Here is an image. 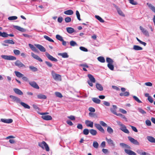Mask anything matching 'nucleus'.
Returning <instances> with one entry per match:
<instances>
[{
  "mask_svg": "<svg viewBox=\"0 0 155 155\" xmlns=\"http://www.w3.org/2000/svg\"><path fill=\"white\" fill-rule=\"evenodd\" d=\"M120 145L123 148H125L124 152L127 154L129 155H136V153L133 151L130 150V147L124 143H120Z\"/></svg>",
  "mask_w": 155,
  "mask_h": 155,
  "instance_id": "f257e3e1",
  "label": "nucleus"
},
{
  "mask_svg": "<svg viewBox=\"0 0 155 155\" xmlns=\"http://www.w3.org/2000/svg\"><path fill=\"white\" fill-rule=\"evenodd\" d=\"M38 145L42 149H45L46 151H49L48 146L45 141H43L41 142H39L38 143Z\"/></svg>",
  "mask_w": 155,
  "mask_h": 155,
  "instance_id": "f03ea898",
  "label": "nucleus"
},
{
  "mask_svg": "<svg viewBox=\"0 0 155 155\" xmlns=\"http://www.w3.org/2000/svg\"><path fill=\"white\" fill-rule=\"evenodd\" d=\"M1 57L3 59L8 60H15L16 59L15 57L12 55H2L1 56Z\"/></svg>",
  "mask_w": 155,
  "mask_h": 155,
  "instance_id": "7ed1b4c3",
  "label": "nucleus"
},
{
  "mask_svg": "<svg viewBox=\"0 0 155 155\" xmlns=\"http://www.w3.org/2000/svg\"><path fill=\"white\" fill-rule=\"evenodd\" d=\"M51 74L54 80L56 81H61V76L60 75L56 73L53 71H51Z\"/></svg>",
  "mask_w": 155,
  "mask_h": 155,
  "instance_id": "20e7f679",
  "label": "nucleus"
},
{
  "mask_svg": "<svg viewBox=\"0 0 155 155\" xmlns=\"http://www.w3.org/2000/svg\"><path fill=\"white\" fill-rule=\"evenodd\" d=\"M15 64L19 68H25V65L20 60H17L15 62Z\"/></svg>",
  "mask_w": 155,
  "mask_h": 155,
  "instance_id": "39448f33",
  "label": "nucleus"
},
{
  "mask_svg": "<svg viewBox=\"0 0 155 155\" xmlns=\"http://www.w3.org/2000/svg\"><path fill=\"white\" fill-rule=\"evenodd\" d=\"M9 97L12 99V101L14 102H15L17 103H20L21 102L20 99L16 96L11 95L9 96Z\"/></svg>",
  "mask_w": 155,
  "mask_h": 155,
  "instance_id": "423d86ee",
  "label": "nucleus"
},
{
  "mask_svg": "<svg viewBox=\"0 0 155 155\" xmlns=\"http://www.w3.org/2000/svg\"><path fill=\"white\" fill-rule=\"evenodd\" d=\"M45 55L48 58V59L51 61L56 62L58 61V60L57 59L53 57L52 56L50 55L47 52L45 53Z\"/></svg>",
  "mask_w": 155,
  "mask_h": 155,
  "instance_id": "0eeeda50",
  "label": "nucleus"
},
{
  "mask_svg": "<svg viewBox=\"0 0 155 155\" xmlns=\"http://www.w3.org/2000/svg\"><path fill=\"white\" fill-rule=\"evenodd\" d=\"M94 125L96 128L99 130L103 133H104V130L100 124L95 123L94 124Z\"/></svg>",
  "mask_w": 155,
  "mask_h": 155,
  "instance_id": "6e6552de",
  "label": "nucleus"
},
{
  "mask_svg": "<svg viewBox=\"0 0 155 155\" xmlns=\"http://www.w3.org/2000/svg\"><path fill=\"white\" fill-rule=\"evenodd\" d=\"M128 139L129 140V141L132 143H133L134 144L136 145H139V143L138 142V141L133 138L130 137H128Z\"/></svg>",
  "mask_w": 155,
  "mask_h": 155,
  "instance_id": "1a4fd4ad",
  "label": "nucleus"
},
{
  "mask_svg": "<svg viewBox=\"0 0 155 155\" xmlns=\"http://www.w3.org/2000/svg\"><path fill=\"white\" fill-rule=\"evenodd\" d=\"M140 29L141 30L143 33L146 36H149V34L148 32L146 29L144 28L141 26L140 27Z\"/></svg>",
  "mask_w": 155,
  "mask_h": 155,
  "instance_id": "9d476101",
  "label": "nucleus"
},
{
  "mask_svg": "<svg viewBox=\"0 0 155 155\" xmlns=\"http://www.w3.org/2000/svg\"><path fill=\"white\" fill-rule=\"evenodd\" d=\"M121 127L120 128V129L124 133L126 134H129V130L127 129L126 126L124 125H121Z\"/></svg>",
  "mask_w": 155,
  "mask_h": 155,
  "instance_id": "9b49d317",
  "label": "nucleus"
},
{
  "mask_svg": "<svg viewBox=\"0 0 155 155\" xmlns=\"http://www.w3.org/2000/svg\"><path fill=\"white\" fill-rule=\"evenodd\" d=\"M35 45L37 47L41 52H45V48L39 44H35Z\"/></svg>",
  "mask_w": 155,
  "mask_h": 155,
  "instance_id": "f8f14e48",
  "label": "nucleus"
},
{
  "mask_svg": "<svg viewBox=\"0 0 155 155\" xmlns=\"http://www.w3.org/2000/svg\"><path fill=\"white\" fill-rule=\"evenodd\" d=\"M29 84L31 87L35 88L37 89H39V87L38 85L35 81L29 82Z\"/></svg>",
  "mask_w": 155,
  "mask_h": 155,
  "instance_id": "ddd939ff",
  "label": "nucleus"
},
{
  "mask_svg": "<svg viewBox=\"0 0 155 155\" xmlns=\"http://www.w3.org/2000/svg\"><path fill=\"white\" fill-rule=\"evenodd\" d=\"M31 56L34 58L38 60L39 61L42 62L43 61L42 60L41 58L38 55L34 54L33 52H31Z\"/></svg>",
  "mask_w": 155,
  "mask_h": 155,
  "instance_id": "4468645a",
  "label": "nucleus"
},
{
  "mask_svg": "<svg viewBox=\"0 0 155 155\" xmlns=\"http://www.w3.org/2000/svg\"><path fill=\"white\" fill-rule=\"evenodd\" d=\"M0 120L2 122L8 124L11 123L13 122V120L11 119H5L2 118Z\"/></svg>",
  "mask_w": 155,
  "mask_h": 155,
  "instance_id": "2eb2a0df",
  "label": "nucleus"
},
{
  "mask_svg": "<svg viewBox=\"0 0 155 155\" xmlns=\"http://www.w3.org/2000/svg\"><path fill=\"white\" fill-rule=\"evenodd\" d=\"M85 124L86 126L88 127H93V122L89 120H86L85 121Z\"/></svg>",
  "mask_w": 155,
  "mask_h": 155,
  "instance_id": "dca6fc26",
  "label": "nucleus"
},
{
  "mask_svg": "<svg viewBox=\"0 0 155 155\" xmlns=\"http://www.w3.org/2000/svg\"><path fill=\"white\" fill-rule=\"evenodd\" d=\"M41 118L44 120H51L52 119V117L49 115H42L41 116Z\"/></svg>",
  "mask_w": 155,
  "mask_h": 155,
  "instance_id": "f3484780",
  "label": "nucleus"
},
{
  "mask_svg": "<svg viewBox=\"0 0 155 155\" xmlns=\"http://www.w3.org/2000/svg\"><path fill=\"white\" fill-rule=\"evenodd\" d=\"M14 28L17 29V30L22 32H25L26 31V29L23 28H22L21 27H20L17 26V25H15L14 26Z\"/></svg>",
  "mask_w": 155,
  "mask_h": 155,
  "instance_id": "a211bd4d",
  "label": "nucleus"
},
{
  "mask_svg": "<svg viewBox=\"0 0 155 155\" xmlns=\"http://www.w3.org/2000/svg\"><path fill=\"white\" fill-rule=\"evenodd\" d=\"M113 108H111L110 109V110L112 113H113L114 114L117 115V113L116 112V109L117 108V107L115 105H113Z\"/></svg>",
  "mask_w": 155,
  "mask_h": 155,
  "instance_id": "6ab92c4d",
  "label": "nucleus"
},
{
  "mask_svg": "<svg viewBox=\"0 0 155 155\" xmlns=\"http://www.w3.org/2000/svg\"><path fill=\"white\" fill-rule=\"evenodd\" d=\"M14 92L17 94L19 95H22L23 93L19 89L15 88L13 89Z\"/></svg>",
  "mask_w": 155,
  "mask_h": 155,
  "instance_id": "aec40b11",
  "label": "nucleus"
},
{
  "mask_svg": "<svg viewBox=\"0 0 155 155\" xmlns=\"http://www.w3.org/2000/svg\"><path fill=\"white\" fill-rule=\"evenodd\" d=\"M106 140L110 146H114L115 144H114L113 140L110 139H108L106 137Z\"/></svg>",
  "mask_w": 155,
  "mask_h": 155,
  "instance_id": "412c9836",
  "label": "nucleus"
},
{
  "mask_svg": "<svg viewBox=\"0 0 155 155\" xmlns=\"http://www.w3.org/2000/svg\"><path fill=\"white\" fill-rule=\"evenodd\" d=\"M147 139L149 142L155 143V138L153 137L152 136H148L147 137Z\"/></svg>",
  "mask_w": 155,
  "mask_h": 155,
  "instance_id": "4be33fe9",
  "label": "nucleus"
},
{
  "mask_svg": "<svg viewBox=\"0 0 155 155\" xmlns=\"http://www.w3.org/2000/svg\"><path fill=\"white\" fill-rule=\"evenodd\" d=\"M66 29L67 32L69 34H72L75 31L74 29L71 27H67Z\"/></svg>",
  "mask_w": 155,
  "mask_h": 155,
  "instance_id": "5701e85b",
  "label": "nucleus"
},
{
  "mask_svg": "<svg viewBox=\"0 0 155 155\" xmlns=\"http://www.w3.org/2000/svg\"><path fill=\"white\" fill-rule=\"evenodd\" d=\"M88 77L90 81L92 82L95 83L96 82V80L95 78L91 74H88Z\"/></svg>",
  "mask_w": 155,
  "mask_h": 155,
  "instance_id": "b1692460",
  "label": "nucleus"
},
{
  "mask_svg": "<svg viewBox=\"0 0 155 155\" xmlns=\"http://www.w3.org/2000/svg\"><path fill=\"white\" fill-rule=\"evenodd\" d=\"M28 45L33 51L36 52H38V50L36 48L32 45L31 44H29Z\"/></svg>",
  "mask_w": 155,
  "mask_h": 155,
  "instance_id": "393cba45",
  "label": "nucleus"
},
{
  "mask_svg": "<svg viewBox=\"0 0 155 155\" xmlns=\"http://www.w3.org/2000/svg\"><path fill=\"white\" fill-rule=\"evenodd\" d=\"M133 49L136 51H140L143 50L142 48L137 45H134Z\"/></svg>",
  "mask_w": 155,
  "mask_h": 155,
  "instance_id": "a878e982",
  "label": "nucleus"
},
{
  "mask_svg": "<svg viewBox=\"0 0 155 155\" xmlns=\"http://www.w3.org/2000/svg\"><path fill=\"white\" fill-rule=\"evenodd\" d=\"M58 55L61 56L63 58H68L69 57V55L66 52L59 53Z\"/></svg>",
  "mask_w": 155,
  "mask_h": 155,
  "instance_id": "bb28decb",
  "label": "nucleus"
},
{
  "mask_svg": "<svg viewBox=\"0 0 155 155\" xmlns=\"http://www.w3.org/2000/svg\"><path fill=\"white\" fill-rule=\"evenodd\" d=\"M64 13L65 14L68 15H72L74 13L73 11L71 10H68L65 11L64 12Z\"/></svg>",
  "mask_w": 155,
  "mask_h": 155,
  "instance_id": "cd10ccee",
  "label": "nucleus"
},
{
  "mask_svg": "<svg viewBox=\"0 0 155 155\" xmlns=\"http://www.w3.org/2000/svg\"><path fill=\"white\" fill-rule=\"evenodd\" d=\"M92 101L95 103L99 104L101 102V100L96 97H93L92 98Z\"/></svg>",
  "mask_w": 155,
  "mask_h": 155,
  "instance_id": "c85d7f7f",
  "label": "nucleus"
},
{
  "mask_svg": "<svg viewBox=\"0 0 155 155\" xmlns=\"http://www.w3.org/2000/svg\"><path fill=\"white\" fill-rule=\"evenodd\" d=\"M15 73L16 76L18 78H20L24 76V75L19 72L15 71Z\"/></svg>",
  "mask_w": 155,
  "mask_h": 155,
  "instance_id": "c756f323",
  "label": "nucleus"
},
{
  "mask_svg": "<svg viewBox=\"0 0 155 155\" xmlns=\"http://www.w3.org/2000/svg\"><path fill=\"white\" fill-rule=\"evenodd\" d=\"M147 4L150 9L154 12L155 13V7L153 6L151 4L147 3Z\"/></svg>",
  "mask_w": 155,
  "mask_h": 155,
  "instance_id": "7c9ffc66",
  "label": "nucleus"
},
{
  "mask_svg": "<svg viewBox=\"0 0 155 155\" xmlns=\"http://www.w3.org/2000/svg\"><path fill=\"white\" fill-rule=\"evenodd\" d=\"M96 86L97 88L99 90L102 91L103 90V87L101 84L97 83Z\"/></svg>",
  "mask_w": 155,
  "mask_h": 155,
  "instance_id": "2f4dec72",
  "label": "nucleus"
},
{
  "mask_svg": "<svg viewBox=\"0 0 155 155\" xmlns=\"http://www.w3.org/2000/svg\"><path fill=\"white\" fill-rule=\"evenodd\" d=\"M37 97L38 98L40 99H46V96L44 94H39L37 95Z\"/></svg>",
  "mask_w": 155,
  "mask_h": 155,
  "instance_id": "473e14b6",
  "label": "nucleus"
},
{
  "mask_svg": "<svg viewBox=\"0 0 155 155\" xmlns=\"http://www.w3.org/2000/svg\"><path fill=\"white\" fill-rule=\"evenodd\" d=\"M129 93L127 91H126L123 93H121L120 94V96H128L129 95Z\"/></svg>",
  "mask_w": 155,
  "mask_h": 155,
  "instance_id": "72a5a7b5",
  "label": "nucleus"
},
{
  "mask_svg": "<svg viewBox=\"0 0 155 155\" xmlns=\"http://www.w3.org/2000/svg\"><path fill=\"white\" fill-rule=\"evenodd\" d=\"M89 132L93 136L96 135L97 134V131L96 130L93 129H91L89 130Z\"/></svg>",
  "mask_w": 155,
  "mask_h": 155,
  "instance_id": "f704fd0d",
  "label": "nucleus"
},
{
  "mask_svg": "<svg viewBox=\"0 0 155 155\" xmlns=\"http://www.w3.org/2000/svg\"><path fill=\"white\" fill-rule=\"evenodd\" d=\"M4 42L5 43H8L11 44H15V42L12 40H6L4 41Z\"/></svg>",
  "mask_w": 155,
  "mask_h": 155,
  "instance_id": "c9c22d12",
  "label": "nucleus"
},
{
  "mask_svg": "<svg viewBox=\"0 0 155 155\" xmlns=\"http://www.w3.org/2000/svg\"><path fill=\"white\" fill-rule=\"evenodd\" d=\"M98 60L101 63H104L105 62V60L104 57L102 56H100L97 58Z\"/></svg>",
  "mask_w": 155,
  "mask_h": 155,
  "instance_id": "e433bc0d",
  "label": "nucleus"
},
{
  "mask_svg": "<svg viewBox=\"0 0 155 155\" xmlns=\"http://www.w3.org/2000/svg\"><path fill=\"white\" fill-rule=\"evenodd\" d=\"M20 104L22 106L25 108L28 109L30 108V107L28 105L23 102H21Z\"/></svg>",
  "mask_w": 155,
  "mask_h": 155,
  "instance_id": "4c0bfd02",
  "label": "nucleus"
},
{
  "mask_svg": "<svg viewBox=\"0 0 155 155\" xmlns=\"http://www.w3.org/2000/svg\"><path fill=\"white\" fill-rule=\"evenodd\" d=\"M95 18L101 22L103 23L104 22V20L98 15H95Z\"/></svg>",
  "mask_w": 155,
  "mask_h": 155,
  "instance_id": "58836bf2",
  "label": "nucleus"
},
{
  "mask_svg": "<svg viewBox=\"0 0 155 155\" xmlns=\"http://www.w3.org/2000/svg\"><path fill=\"white\" fill-rule=\"evenodd\" d=\"M107 132L110 134H112L113 132V129L109 126L107 127Z\"/></svg>",
  "mask_w": 155,
  "mask_h": 155,
  "instance_id": "ea45409f",
  "label": "nucleus"
},
{
  "mask_svg": "<svg viewBox=\"0 0 155 155\" xmlns=\"http://www.w3.org/2000/svg\"><path fill=\"white\" fill-rule=\"evenodd\" d=\"M54 94L57 97H58L60 98H61L63 97V96L61 94L58 92H55L54 93Z\"/></svg>",
  "mask_w": 155,
  "mask_h": 155,
  "instance_id": "a19ab883",
  "label": "nucleus"
},
{
  "mask_svg": "<svg viewBox=\"0 0 155 155\" xmlns=\"http://www.w3.org/2000/svg\"><path fill=\"white\" fill-rule=\"evenodd\" d=\"M117 11L118 13V14L120 16H123V17H124L125 16V15L123 13L122 11L120 9V8H119L118 10H117Z\"/></svg>",
  "mask_w": 155,
  "mask_h": 155,
  "instance_id": "79ce46f5",
  "label": "nucleus"
},
{
  "mask_svg": "<svg viewBox=\"0 0 155 155\" xmlns=\"http://www.w3.org/2000/svg\"><path fill=\"white\" fill-rule=\"evenodd\" d=\"M106 61L108 64H113L114 61L112 59L109 58H107Z\"/></svg>",
  "mask_w": 155,
  "mask_h": 155,
  "instance_id": "37998d69",
  "label": "nucleus"
},
{
  "mask_svg": "<svg viewBox=\"0 0 155 155\" xmlns=\"http://www.w3.org/2000/svg\"><path fill=\"white\" fill-rule=\"evenodd\" d=\"M44 38L46 40L51 42H54V41L52 39H51V38H50L48 36H47V35H44Z\"/></svg>",
  "mask_w": 155,
  "mask_h": 155,
  "instance_id": "c03bdc74",
  "label": "nucleus"
},
{
  "mask_svg": "<svg viewBox=\"0 0 155 155\" xmlns=\"http://www.w3.org/2000/svg\"><path fill=\"white\" fill-rule=\"evenodd\" d=\"M70 45L71 46H75L78 45V44L76 42L73 41H70Z\"/></svg>",
  "mask_w": 155,
  "mask_h": 155,
  "instance_id": "a18cd8bd",
  "label": "nucleus"
},
{
  "mask_svg": "<svg viewBox=\"0 0 155 155\" xmlns=\"http://www.w3.org/2000/svg\"><path fill=\"white\" fill-rule=\"evenodd\" d=\"M107 66L112 71H113L114 69V66L113 65V64H108Z\"/></svg>",
  "mask_w": 155,
  "mask_h": 155,
  "instance_id": "49530a36",
  "label": "nucleus"
},
{
  "mask_svg": "<svg viewBox=\"0 0 155 155\" xmlns=\"http://www.w3.org/2000/svg\"><path fill=\"white\" fill-rule=\"evenodd\" d=\"M93 147L95 148H97L99 146V144L96 141H94L93 143Z\"/></svg>",
  "mask_w": 155,
  "mask_h": 155,
  "instance_id": "de8ad7c7",
  "label": "nucleus"
},
{
  "mask_svg": "<svg viewBox=\"0 0 155 155\" xmlns=\"http://www.w3.org/2000/svg\"><path fill=\"white\" fill-rule=\"evenodd\" d=\"M56 38L58 40L61 41L63 40V37L59 35H57L56 36Z\"/></svg>",
  "mask_w": 155,
  "mask_h": 155,
  "instance_id": "09e8293b",
  "label": "nucleus"
},
{
  "mask_svg": "<svg viewBox=\"0 0 155 155\" xmlns=\"http://www.w3.org/2000/svg\"><path fill=\"white\" fill-rule=\"evenodd\" d=\"M137 110L139 112L143 114H145L146 113V112L144 110L140 108H138Z\"/></svg>",
  "mask_w": 155,
  "mask_h": 155,
  "instance_id": "8fccbe9b",
  "label": "nucleus"
},
{
  "mask_svg": "<svg viewBox=\"0 0 155 155\" xmlns=\"http://www.w3.org/2000/svg\"><path fill=\"white\" fill-rule=\"evenodd\" d=\"M29 68L33 71H37L38 69L37 68L32 66H31L29 67Z\"/></svg>",
  "mask_w": 155,
  "mask_h": 155,
  "instance_id": "3c124183",
  "label": "nucleus"
},
{
  "mask_svg": "<svg viewBox=\"0 0 155 155\" xmlns=\"http://www.w3.org/2000/svg\"><path fill=\"white\" fill-rule=\"evenodd\" d=\"M7 33L5 32H2L0 31V36H2L3 38H6L7 36Z\"/></svg>",
  "mask_w": 155,
  "mask_h": 155,
  "instance_id": "603ef678",
  "label": "nucleus"
},
{
  "mask_svg": "<svg viewBox=\"0 0 155 155\" xmlns=\"http://www.w3.org/2000/svg\"><path fill=\"white\" fill-rule=\"evenodd\" d=\"M89 130L87 129H85L83 131V133L84 135H87L89 134Z\"/></svg>",
  "mask_w": 155,
  "mask_h": 155,
  "instance_id": "864d4df0",
  "label": "nucleus"
},
{
  "mask_svg": "<svg viewBox=\"0 0 155 155\" xmlns=\"http://www.w3.org/2000/svg\"><path fill=\"white\" fill-rule=\"evenodd\" d=\"M17 19V17L16 16H12L9 17L8 18V19L9 20H15Z\"/></svg>",
  "mask_w": 155,
  "mask_h": 155,
  "instance_id": "5fc2aeb1",
  "label": "nucleus"
},
{
  "mask_svg": "<svg viewBox=\"0 0 155 155\" xmlns=\"http://www.w3.org/2000/svg\"><path fill=\"white\" fill-rule=\"evenodd\" d=\"M76 14L78 19L79 21L81 20V19L80 18V15L79 12L78 10L76 11Z\"/></svg>",
  "mask_w": 155,
  "mask_h": 155,
  "instance_id": "6e6d98bb",
  "label": "nucleus"
},
{
  "mask_svg": "<svg viewBox=\"0 0 155 155\" xmlns=\"http://www.w3.org/2000/svg\"><path fill=\"white\" fill-rule=\"evenodd\" d=\"M133 97L134 99L138 103H142V101H140L137 97L135 96H133Z\"/></svg>",
  "mask_w": 155,
  "mask_h": 155,
  "instance_id": "4d7b16f0",
  "label": "nucleus"
},
{
  "mask_svg": "<svg viewBox=\"0 0 155 155\" xmlns=\"http://www.w3.org/2000/svg\"><path fill=\"white\" fill-rule=\"evenodd\" d=\"M14 53L16 55H18L20 53V51L18 50H13Z\"/></svg>",
  "mask_w": 155,
  "mask_h": 155,
  "instance_id": "13d9d810",
  "label": "nucleus"
},
{
  "mask_svg": "<svg viewBox=\"0 0 155 155\" xmlns=\"http://www.w3.org/2000/svg\"><path fill=\"white\" fill-rule=\"evenodd\" d=\"M100 124L102 126L104 127H107V124L102 121H100L99 122Z\"/></svg>",
  "mask_w": 155,
  "mask_h": 155,
  "instance_id": "bf43d9fd",
  "label": "nucleus"
},
{
  "mask_svg": "<svg viewBox=\"0 0 155 155\" xmlns=\"http://www.w3.org/2000/svg\"><path fill=\"white\" fill-rule=\"evenodd\" d=\"M45 62V63L49 67L51 68L52 67V64L50 62L46 61Z\"/></svg>",
  "mask_w": 155,
  "mask_h": 155,
  "instance_id": "052dcab7",
  "label": "nucleus"
},
{
  "mask_svg": "<svg viewBox=\"0 0 155 155\" xmlns=\"http://www.w3.org/2000/svg\"><path fill=\"white\" fill-rule=\"evenodd\" d=\"M79 48L81 50L84 52H87L88 51L87 49L83 47H80Z\"/></svg>",
  "mask_w": 155,
  "mask_h": 155,
  "instance_id": "680f3d73",
  "label": "nucleus"
},
{
  "mask_svg": "<svg viewBox=\"0 0 155 155\" xmlns=\"http://www.w3.org/2000/svg\"><path fill=\"white\" fill-rule=\"evenodd\" d=\"M65 21L66 23L70 22L71 21V18L70 17H67L65 18Z\"/></svg>",
  "mask_w": 155,
  "mask_h": 155,
  "instance_id": "e2e57ef3",
  "label": "nucleus"
},
{
  "mask_svg": "<svg viewBox=\"0 0 155 155\" xmlns=\"http://www.w3.org/2000/svg\"><path fill=\"white\" fill-rule=\"evenodd\" d=\"M146 124L148 126H150L151 125V122L150 120H147L145 121Z\"/></svg>",
  "mask_w": 155,
  "mask_h": 155,
  "instance_id": "0e129e2a",
  "label": "nucleus"
},
{
  "mask_svg": "<svg viewBox=\"0 0 155 155\" xmlns=\"http://www.w3.org/2000/svg\"><path fill=\"white\" fill-rule=\"evenodd\" d=\"M116 115L117 116L120 117L124 119H127L124 115H123L121 114H117Z\"/></svg>",
  "mask_w": 155,
  "mask_h": 155,
  "instance_id": "69168bd1",
  "label": "nucleus"
},
{
  "mask_svg": "<svg viewBox=\"0 0 155 155\" xmlns=\"http://www.w3.org/2000/svg\"><path fill=\"white\" fill-rule=\"evenodd\" d=\"M62 41V45L64 46H66L67 45V44H69L68 42H67L65 41H64V40L63 41Z\"/></svg>",
  "mask_w": 155,
  "mask_h": 155,
  "instance_id": "338daca9",
  "label": "nucleus"
},
{
  "mask_svg": "<svg viewBox=\"0 0 155 155\" xmlns=\"http://www.w3.org/2000/svg\"><path fill=\"white\" fill-rule=\"evenodd\" d=\"M68 118L71 120H74L75 119V117L73 115H71L68 117Z\"/></svg>",
  "mask_w": 155,
  "mask_h": 155,
  "instance_id": "774afa93",
  "label": "nucleus"
}]
</instances>
